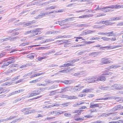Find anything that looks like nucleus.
Masks as SVG:
<instances>
[{
	"label": "nucleus",
	"instance_id": "f257e3e1",
	"mask_svg": "<svg viewBox=\"0 0 123 123\" xmlns=\"http://www.w3.org/2000/svg\"><path fill=\"white\" fill-rule=\"evenodd\" d=\"M45 88H43L38 90H35L33 92L29 94V97H31L38 95L40 94V92H43L45 91Z\"/></svg>",
	"mask_w": 123,
	"mask_h": 123
},
{
	"label": "nucleus",
	"instance_id": "9d476101",
	"mask_svg": "<svg viewBox=\"0 0 123 123\" xmlns=\"http://www.w3.org/2000/svg\"><path fill=\"white\" fill-rule=\"evenodd\" d=\"M99 107V104H96L94 105L91 104L90 105V108H91L98 107Z\"/></svg>",
	"mask_w": 123,
	"mask_h": 123
},
{
	"label": "nucleus",
	"instance_id": "e2e57ef3",
	"mask_svg": "<svg viewBox=\"0 0 123 123\" xmlns=\"http://www.w3.org/2000/svg\"><path fill=\"white\" fill-rule=\"evenodd\" d=\"M120 19V17H119L118 18L116 17V20H119V19Z\"/></svg>",
	"mask_w": 123,
	"mask_h": 123
},
{
	"label": "nucleus",
	"instance_id": "4be33fe9",
	"mask_svg": "<svg viewBox=\"0 0 123 123\" xmlns=\"http://www.w3.org/2000/svg\"><path fill=\"white\" fill-rule=\"evenodd\" d=\"M16 69H8V70L7 72V73H12L13 72H14L16 71Z\"/></svg>",
	"mask_w": 123,
	"mask_h": 123
},
{
	"label": "nucleus",
	"instance_id": "c756f323",
	"mask_svg": "<svg viewBox=\"0 0 123 123\" xmlns=\"http://www.w3.org/2000/svg\"><path fill=\"white\" fill-rule=\"evenodd\" d=\"M65 67H69L70 66H73V64L70 63H67V64H64Z\"/></svg>",
	"mask_w": 123,
	"mask_h": 123
},
{
	"label": "nucleus",
	"instance_id": "2f4dec72",
	"mask_svg": "<svg viewBox=\"0 0 123 123\" xmlns=\"http://www.w3.org/2000/svg\"><path fill=\"white\" fill-rule=\"evenodd\" d=\"M89 111L90 112V113H91L95 112H96L97 111L96 109H90V110Z\"/></svg>",
	"mask_w": 123,
	"mask_h": 123
},
{
	"label": "nucleus",
	"instance_id": "dca6fc26",
	"mask_svg": "<svg viewBox=\"0 0 123 123\" xmlns=\"http://www.w3.org/2000/svg\"><path fill=\"white\" fill-rule=\"evenodd\" d=\"M74 38H75V41L76 42H78V40L80 39H82V40H84V39L81 37H74Z\"/></svg>",
	"mask_w": 123,
	"mask_h": 123
},
{
	"label": "nucleus",
	"instance_id": "a18cd8bd",
	"mask_svg": "<svg viewBox=\"0 0 123 123\" xmlns=\"http://www.w3.org/2000/svg\"><path fill=\"white\" fill-rule=\"evenodd\" d=\"M94 96V95L93 94H90L88 95L89 98H92Z\"/></svg>",
	"mask_w": 123,
	"mask_h": 123
},
{
	"label": "nucleus",
	"instance_id": "7ed1b4c3",
	"mask_svg": "<svg viewBox=\"0 0 123 123\" xmlns=\"http://www.w3.org/2000/svg\"><path fill=\"white\" fill-rule=\"evenodd\" d=\"M90 92V90L89 89H85L82 90L81 93L79 95V97H82L85 96L86 94L85 93H87Z\"/></svg>",
	"mask_w": 123,
	"mask_h": 123
},
{
	"label": "nucleus",
	"instance_id": "e433bc0d",
	"mask_svg": "<svg viewBox=\"0 0 123 123\" xmlns=\"http://www.w3.org/2000/svg\"><path fill=\"white\" fill-rule=\"evenodd\" d=\"M60 42H61V43H59V44H63L65 43H66V41L64 40H62L60 41Z\"/></svg>",
	"mask_w": 123,
	"mask_h": 123
},
{
	"label": "nucleus",
	"instance_id": "c03bdc74",
	"mask_svg": "<svg viewBox=\"0 0 123 123\" xmlns=\"http://www.w3.org/2000/svg\"><path fill=\"white\" fill-rule=\"evenodd\" d=\"M101 39L104 41H107L108 40V39L107 38L105 37H102Z\"/></svg>",
	"mask_w": 123,
	"mask_h": 123
},
{
	"label": "nucleus",
	"instance_id": "052dcab7",
	"mask_svg": "<svg viewBox=\"0 0 123 123\" xmlns=\"http://www.w3.org/2000/svg\"><path fill=\"white\" fill-rule=\"evenodd\" d=\"M87 107H86L84 106H82L81 107V109H85Z\"/></svg>",
	"mask_w": 123,
	"mask_h": 123
},
{
	"label": "nucleus",
	"instance_id": "1a4fd4ad",
	"mask_svg": "<svg viewBox=\"0 0 123 123\" xmlns=\"http://www.w3.org/2000/svg\"><path fill=\"white\" fill-rule=\"evenodd\" d=\"M72 18H68L65 19L62 21V23H65L67 22H71Z\"/></svg>",
	"mask_w": 123,
	"mask_h": 123
},
{
	"label": "nucleus",
	"instance_id": "72a5a7b5",
	"mask_svg": "<svg viewBox=\"0 0 123 123\" xmlns=\"http://www.w3.org/2000/svg\"><path fill=\"white\" fill-rule=\"evenodd\" d=\"M99 39V37H92L91 39H90L91 40H98Z\"/></svg>",
	"mask_w": 123,
	"mask_h": 123
},
{
	"label": "nucleus",
	"instance_id": "20e7f679",
	"mask_svg": "<svg viewBox=\"0 0 123 123\" xmlns=\"http://www.w3.org/2000/svg\"><path fill=\"white\" fill-rule=\"evenodd\" d=\"M41 33V29L40 28H37L35 30H32V35L33 36H34L35 35L39 34Z\"/></svg>",
	"mask_w": 123,
	"mask_h": 123
},
{
	"label": "nucleus",
	"instance_id": "69168bd1",
	"mask_svg": "<svg viewBox=\"0 0 123 123\" xmlns=\"http://www.w3.org/2000/svg\"><path fill=\"white\" fill-rule=\"evenodd\" d=\"M3 56V55L2 54H0V58L1 57H2Z\"/></svg>",
	"mask_w": 123,
	"mask_h": 123
},
{
	"label": "nucleus",
	"instance_id": "c85d7f7f",
	"mask_svg": "<svg viewBox=\"0 0 123 123\" xmlns=\"http://www.w3.org/2000/svg\"><path fill=\"white\" fill-rule=\"evenodd\" d=\"M12 63L9 62H6L3 63V66H7L9 65L10 64H11Z\"/></svg>",
	"mask_w": 123,
	"mask_h": 123
},
{
	"label": "nucleus",
	"instance_id": "09e8293b",
	"mask_svg": "<svg viewBox=\"0 0 123 123\" xmlns=\"http://www.w3.org/2000/svg\"><path fill=\"white\" fill-rule=\"evenodd\" d=\"M102 123V122L101 121H97L93 122V123Z\"/></svg>",
	"mask_w": 123,
	"mask_h": 123
},
{
	"label": "nucleus",
	"instance_id": "f8f14e48",
	"mask_svg": "<svg viewBox=\"0 0 123 123\" xmlns=\"http://www.w3.org/2000/svg\"><path fill=\"white\" fill-rule=\"evenodd\" d=\"M82 110H76L74 111L73 112V113L75 114L77 113L78 115H80L81 113Z\"/></svg>",
	"mask_w": 123,
	"mask_h": 123
},
{
	"label": "nucleus",
	"instance_id": "37998d69",
	"mask_svg": "<svg viewBox=\"0 0 123 123\" xmlns=\"http://www.w3.org/2000/svg\"><path fill=\"white\" fill-rule=\"evenodd\" d=\"M121 7V6L118 5H116V9L120 8Z\"/></svg>",
	"mask_w": 123,
	"mask_h": 123
},
{
	"label": "nucleus",
	"instance_id": "774afa93",
	"mask_svg": "<svg viewBox=\"0 0 123 123\" xmlns=\"http://www.w3.org/2000/svg\"><path fill=\"white\" fill-rule=\"evenodd\" d=\"M119 115H120L123 116V112L119 113Z\"/></svg>",
	"mask_w": 123,
	"mask_h": 123
},
{
	"label": "nucleus",
	"instance_id": "a878e982",
	"mask_svg": "<svg viewBox=\"0 0 123 123\" xmlns=\"http://www.w3.org/2000/svg\"><path fill=\"white\" fill-rule=\"evenodd\" d=\"M38 81V79H37L35 80H33L29 82V83L30 84L33 83H35Z\"/></svg>",
	"mask_w": 123,
	"mask_h": 123
},
{
	"label": "nucleus",
	"instance_id": "8fccbe9b",
	"mask_svg": "<svg viewBox=\"0 0 123 123\" xmlns=\"http://www.w3.org/2000/svg\"><path fill=\"white\" fill-rule=\"evenodd\" d=\"M103 8H100L99 7V6H98V7H97V8H96V10H101V9H102Z\"/></svg>",
	"mask_w": 123,
	"mask_h": 123
},
{
	"label": "nucleus",
	"instance_id": "a211bd4d",
	"mask_svg": "<svg viewBox=\"0 0 123 123\" xmlns=\"http://www.w3.org/2000/svg\"><path fill=\"white\" fill-rule=\"evenodd\" d=\"M102 11L104 12H109V9L107 8V7L103 8L102 9Z\"/></svg>",
	"mask_w": 123,
	"mask_h": 123
},
{
	"label": "nucleus",
	"instance_id": "393cba45",
	"mask_svg": "<svg viewBox=\"0 0 123 123\" xmlns=\"http://www.w3.org/2000/svg\"><path fill=\"white\" fill-rule=\"evenodd\" d=\"M89 17V16L88 15H82L81 16H80L79 17V18H86Z\"/></svg>",
	"mask_w": 123,
	"mask_h": 123
},
{
	"label": "nucleus",
	"instance_id": "b1692460",
	"mask_svg": "<svg viewBox=\"0 0 123 123\" xmlns=\"http://www.w3.org/2000/svg\"><path fill=\"white\" fill-rule=\"evenodd\" d=\"M45 84L47 85V84H50L53 83V82L50 80H45Z\"/></svg>",
	"mask_w": 123,
	"mask_h": 123
},
{
	"label": "nucleus",
	"instance_id": "5fc2aeb1",
	"mask_svg": "<svg viewBox=\"0 0 123 123\" xmlns=\"http://www.w3.org/2000/svg\"><path fill=\"white\" fill-rule=\"evenodd\" d=\"M85 103V102H81L80 103L77 104V105H82V104Z\"/></svg>",
	"mask_w": 123,
	"mask_h": 123
},
{
	"label": "nucleus",
	"instance_id": "f704fd0d",
	"mask_svg": "<svg viewBox=\"0 0 123 123\" xmlns=\"http://www.w3.org/2000/svg\"><path fill=\"white\" fill-rule=\"evenodd\" d=\"M56 92L55 91H53L50 92V95H54L55 94Z\"/></svg>",
	"mask_w": 123,
	"mask_h": 123
},
{
	"label": "nucleus",
	"instance_id": "473e14b6",
	"mask_svg": "<svg viewBox=\"0 0 123 123\" xmlns=\"http://www.w3.org/2000/svg\"><path fill=\"white\" fill-rule=\"evenodd\" d=\"M17 64H12L10 65V66H9V67L10 68H13L14 67H16L17 66Z\"/></svg>",
	"mask_w": 123,
	"mask_h": 123
},
{
	"label": "nucleus",
	"instance_id": "5701e85b",
	"mask_svg": "<svg viewBox=\"0 0 123 123\" xmlns=\"http://www.w3.org/2000/svg\"><path fill=\"white\" fill-rule=\"evenodd\" d=\"M71 81L70 80H67L64 81L63 82L65 84H71Z\"/></svg>",
	"mask_w": 123,
	"mask_h": 123
},
{
	"label": "nucleus",
	"instance_id": "4c0bfd02",
	"mask_svg": "<svg viewBox=\"0 0 123 123\" xmlns=\"http://www.w3.org/2000/svg\"><path fill=\"white\" fill-rule=\"evenodd\" d=\"M47 85L46 84H42L40 83V84H38V86H45L46 85Z\"/></svg>",
	"mask_w": 123,
	"mask_h": 123
},
{
	"label": "nucleus",
	"instance_id": "864d4df0",
	"mask_svg": "<svg viewBox=\"0 0 123 123\" xmlns=\"http://www.w3.org/2000/svg\"><path fill=\"white\" fill-rule=\"evenodd\" d=\"M29 44V43L28 42L25 43H23L22 44L23 46H25L26 45H28Z\"/></svg>",
	"mask_w": 123,
	"mask_h": 123
},
{
	"label": "nucleus",
	"instance_id": "412c9836",
	"mask_svg": "<svg viewBox=\"0 0 123 123\" xmlns=\"http://www.w3.org/2000/svg\"><path fill=\"white\" fill-rule=\"evenodd\" d=\"M102 22V24H105L106 25H110V23H109L107 21H103Z\"/></svg>",
	"mask_w": 123,
	"mask_h": 123
},
{
	"label": "nucleus",
	"instance_id": "f03ea898",
	"mask_svg": "<svg viewBox=\"0 0 123 123\" xmlns=\"http://www.w3.org/2000/svg\"><path fill=\"white\" fill-rule=\"evenodd\" d=\"M110 62L109 59L106 58H103L101 59L100 65H102L104 64H109L110 63Z\"/></svg>",
	"mask_w": 123,
	"mask_h": 123
},
{
	"label": "nucleus",
	"instance_id": "bb28decb",
	"mask_svg": "<svg viewBox=\"0 0 123 123\" xmlns=\"http://www.w3.org/2000/svg\"><path fill=\"white\" fill-rule=\"evenodd\" d=\"M56 112L55 113L56 115H59L62 114L63 113V112L59 111H56Z\"/></svg>",
	"mask_w": 123,
	"mask_h": 123
},
{
	"label": "nucleus",
	"instance_id": "3c124183",
	"mask_svg": "<svg viewBox=\"0 0 123 123\" xmlns=\"http://www.w3.org/2000/svg\"><path fill=\"white\" fill-rule=\"evenodd\" d=\"M121 106L120 105H119L117 106V110H118L119 109H121Z\"/></svg>",
	"mask_w": 123,
	"mask_h": 123
},
{
	"label": "nucleus",
	"instance_id": "603ef678",
	"mask_svg": "<svg viewBox=\"0 0 123 123\" xmlns=\"http://www.w3.org/2000/svg\"><path fill=\"white\" fill-rule=\"evenodd\" d=\"M32 30H30L28 31L26 33V34H29L31 33H32Z\"/></svg>",
	"mask_w": 123,
	"mask_h": 123
},
{
	"label": "nucleus",
	"instance_id": "de8ad7c7",
	"mask_svg": "<svg viewBox=\"0 0 123 123\" xmlns=\"http://www.w3.org/2000/svg\"><path fill=\"white\" fill-rule=\"evenodd\" d=\"M55 8V7L54 6H52L49 7V9H54Z\"/></svg>",
	"mask_w": 123,
	"mask_h": 123
},
{
	"label": "nucleus",
	"instance_id": "ea45409f",
	"mask_svg": "<svg viewBox=\"0 0 123 123\" xmlns=\"http://www.w3.org/2000/svg\"><path fill=\"white\" fill-rule=\"evenodd\" d=\"M4 92L3 89L2 88H0V94L3 93Z\"/></svg>",
	"mask_w": 123,
	"mask_h": 123
},
{
	"label": "nucleus",
	"instance_id": "6e6d98bb",
	"mask_svg": "<svg viewBox=\"0 0 123 123\" xmlns=\"http://www.w3.org/2000/svg\"><path fill=\"white\" fill-rule=\"evenodd\" d=\"M56 111H53L50 112V114H55V113H56Z\"/></svg>",
	"mask_w": 123,
	"mask_h": 123
},
{
	"label": "nucleus",
	"instance_id": "bf43d9fd",
	"mask_svg": "<svg viewBox=\"0 0 123 123\" xmlns=\"http://www.w3.org/2000/svg\"><path fill=\"white\" fill-rule=\"evenodd\" d=\"M26 65H22V66H20V68H25L26 67Z\"/></svg>",
	"mask_w": 123,
	"mask_h": 123
},
{
	"label": "nucleus",
	"instance_id": "680f3d73",
	"mask_svg": "<svg viewBox=\"0 0 123 123\" xmlns=\"http://www.w3.org/2000/svg\"><path fill=\"white\" fill-rule=\"evenodd\" d=\"M76 87L74 88L73 89L75 91H77L78 90V89L76 88Z\"/></svg>",
	"mask_w": 123,
	"mask_h": 123
},
{
	"label": "nucleus",
	"instance_id": "39448f33",
	"mask_svg": "<svg viewBox=\"0 0 123 123\" xmlns=\"http://www.w3.org/2000/svg\"><path fill=\"white\" fill-rule=\"evenodd\" d=\"M6 61H9L7 62L11 64L14 63L15 62V60L14 56H11L7 58Z\"/></svg>",
	"mask_w": 123,
	"mask_h": 123
},
{
	"label": "nucleus",
	"instance_id": "423d86ee",
	"mask_svg": "<svg viewBox=\"0 0 123 123\" xmlns=\"http://www.w3.org/2000/svg\"><path fill=\"white\" fill-rule=\"evenodd\" d=\"M77 114H76L74 115V120L75 121H82L84 120V117H82L81 118L79 117V116Z\"/></svg>",
	"mask_w": 123,
	"mask_h": 123
},
{
	"label": "nucleus",
	"instance_id": "c9c22d12",
	"mask_svg": "<svg viewBox=\"0 0 123 123\" xmlns=\"http://www.w3.org/2000/svg\"><path fill=\"white\" fill-rule=\"evenodd\" d=\"M116 123H123V120H116Z\"/></svg>",
	"mask_w": 123,
	"mask_h": 123
},
{
	"label": "nucleus",
	"instance_id": "7c9ffc66",
	"mask_svg": "<svg viewBox=\"0 0 123 123\" xmlns=\"http://www.w3.org/2000/svg\"><path fill=\"white\" fill-rule=\"evenodd\" d=\"M62 105L64 107H66L68 105V103H64L62 104Z\"/></svg>",
	"mask_w": 123,
	"mask_h": 123
},
{
	"label": "nucleus",
	"instance_id": "0e129e2a",
	"mask_svg": "<svg viewBox=\"0 0 123 123\" xmlns=\"http://www.w3.org/2000/svg\"><path fill=\"white\" fill-rule=\"evenodd\" d=\"M105 15V14H101V15H98L99 17H100L101 16H103Z\"/></svg>",
	"mask_w": 123,
	"mask_h": 123
},
{
	"label": "nucleus",
	"instance_id": "0eeeda50",
	"mask_svg": "<svg viewBox=\"0 0 123 123\" xmlns=\"http://www.w3.org/2000/svg\"><path fill=\"white\" fill-rule=\"evenodd\" d=\"M30 108H25L23 109V111H25L24 112V114L25 115H28L30 113H31V111L30 110H28Z\"/></svg>",
	"mask_w": 123,
	"mask_h": 123
},
{
	"label": "nucleus",
	"instance_id": "338daca9",
	"mask_svg": "<svg viewBox=\"0 0 123 123\" xmlns=\"http://www.w3.org/2000/svg\"><path fill=\"white\" fill-rule=\"evenodd\" d=\"M40 96H38V97H37V98H33V99H36L37 98H40Z\"/></svg>",
	"mask_w": 123,
	"mask_h": 123
},
{
	"label": "nucleus",
	"instance_id": "58836bf2",
	"mask_svg": "<svg viewBox=\"0 0 123 123\" xmlns=\"http://www.w3.org/2000/svg\"><path fill=\"white\" fill-rule=\"evenodd\" d=\"M76 61L75 60H72L71 61H70V64H73L74 63H75Z\"/></svg>",
	"mask_w": 123,
	"mask_h": 123
},
{
	"label": "nucleus",
	"instance_id": "f3484780",
	"mask_svg": "<svg viewBox=\"0 0 123 123\" xmlns=\"http://www.w3.org/2000/svg\"><path fill=\"white\" fill-rule=\"evenodd\" d=\"M59 105L58 104H55V105H52L46 106L45 107L46 108H51V107H53L54 106H58Z\"/></svg>",
	"mask_w": 123,
	"mask_h": 123
},
{
	"label": "nucleus",
	"instance_id": "cd10ccee",
	"mask_svg": "<svg viewBox=\"0 0 123 123\" xmlns=\"http://www.w3.org/2000/svg\"><path fill=\"white\" fill-rule=\"evenodd\" d=\"M109 99V98H100V99H96L95 100V102H98L97 100H107L108 99Z\"/></svg>",
	"mask_w": 123,
	"mask_h": 123
},
{
	"label": "nucleus",
	"instance_id": "aec40b11",
	"mask_svg": "<svg viewBox=\"0 0 123 123\" xmlns=\"http://www.w3.org/2000/svg\"><path fill=\"white\" fill-rule=\"evenodd\" d=\"M122 88V86L120 84H117L116 85V89H117L121 90Z\"/></svg>",
	"mask_w": 123,
	"mask_h": 123
},
{
	"label": "nucleus",
	"instance_id": "2eb2a0df",
	"mask_svg": "<svg viewBox=\"0 0 123 123\" xmlns=\"http://www.w3.org/2000/svg\"><path fill=\"white\" fill-rule=\"evenodd\" d=\"M91 78L93 80H94V81L95 82L99 81V78H98L96 76H94L92 78Z\"/></svg>",
	"mask_w": 123,
	"mask_h": 123
},
{
	"label": "nucleus",
	"instance_id": "13d9d810",
	"mask_svg": "<svg viewBox=\"0 0 123 123\" xmlns=\"http://www.w3.org/2000/svg\"><path fill=\"white\" fill-rule=\"evenodd\" d=\"M115 67V66H111L109 67V68H114Z\"/></svg>",
	"mask_w": 123,
	"mask_h": 123
},
{
	"label": "nucleus",
	"instance_id": "4d7b16f0",
	"mask_svg": "<svg viewBox=\"0 0 123 123\" xmlns=\"http://www.w3.org/2000/svg\"><path fill=\"white\" fill-rule=\"evenodd\" d=\"M94 42H91V41H88L87 42V43L88 44H90V43H93Z\"/></svg>",
	"mask_w": 123,
	"mask_h": 123
},
{
	"label": "nucleus",
	"instance_id": "a19ab883",
	"mask_svg": "<svg viewBox=\"0 0 123 123\" xmlns=\"http://www.w3.org/2000/svg\"><path fill=\"white\" fill-rule=\"evenodd\" d=\"M92 117L91 115H85L84 116V117L85 118H90Z\"/></svg>",
	"mask_w": 123,
	"mask_h": 123
},
{
	"label": "nucleus",
	"instance_id": "79ce46f5",
	"mask_svg": "<svg viewBox=\"0 0 123 123\" xmlns=\"http://www.w3.org/2000/svg\"><path fill=\"white\" fill-rule=\"evenodd\" d=\"M45 58L43 57H40L38 58V60L39 61H40L41 60H43Z\"/></svg>",
	"mask_w": 123,
	"mask_h": 123
},
{
	"label": "nucleus",
	"instance_id": "49530a36",
	"mask_svg": "<svg viewBox=\"0 0 123 123\" xmlns=\"http://www.w3.org/2000/svg\"><path fill=\"white\" fill-rule=\"evenodd\" d=\"M114 8V6H109V7H107V9L108 8H112L113 9Z\"/></svg>",
	"mask_w": 123,
	"mask_h": 123
},
{
	"label": "nucleus",
	"instance_id": "6ab92c4d",
	"mask_svg": "<svg viewBox=\"0 0 123 123\" xmlns=\"http://www.w3.org/2000/svg\"><path fill=\"white\" fill-rule=\"evenodd\" d=\"M110 74L109 72L106 70L105 71L103 72V74L102 75V76H104V75H109Z\"/></svg>",
	"mask_w": 123,
	"mask_h": 123
},
{
	"label": "nucleus",
	"instance_id": "6e6552de",
	"mask_svg": "<svg viewBox=\"0 0 123 123\" xmlns=\"http://www.w3.org/2000/svg\"><path fill=\"white\" fill-rule=\"evenodd\" d=\"M98 78L99 80V81H105L106 80V77H105L103 75H102Z\"/></svg>",
	"mask_w": 123,
	"mask_h": 123
},
{
	"label": "nucleus",
	"instance_id": "ddd939ff",
	"mask_svg": "<svg viewBox=\"0 0 123 123\" xmlns=\"http://www.w3.org/2000/svg\"><path fill=\"white\" fill-rule=\"evenodd\" d=\"M43 74V73H37L34 74L33 75L31 76V78H33L34 77H35L37 76H39L42 74Z\"/></svg>",
	"mask_w": 123,
	"mask_h": 123
},
{
	"label": "nucleus",
	"instance_id": "4468645a",
	"mask_svg": "<svg viewBox=\"0 0 123 123\" xmlns=\"http://www.w3.org/2000/svg\"><path fill=\"white\" fill-rule=\"evenodd\" d=\"M34 56L32 55V53L30 54L27 56V57L30 59H33Z\"/></svg>",
	"mask_w": 123,
	"mask_h": 123
},
{
	"label": "nucleus",
	"instance_id": "9b49d317",
	"mask_svg": "<svg viewBox=\"0 0 123 123\" xmlns=\"http://www.w3.org/2000/svg\"><path fill=\"white\" fill-rule=\"evenodd\" d=\"M86 80L87 81L86 82H88V83H91L96 82L94 80L91 78H87Z\"/></svg>",
	"mask_w": 123,
	"mask_h": 123
}]
</instances>
